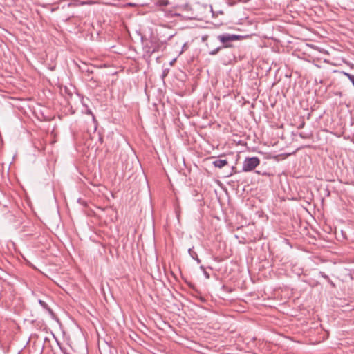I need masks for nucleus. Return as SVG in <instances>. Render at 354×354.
I'll use <instances>...</instances> for the list:
<instances>
[{
	"mask_svg": "<svg viewBox=\"0 0 354 354\" xmlns=\"http://www.w3.org/2000/svg\"><path fill=\"white\" fill-rule=\"evenodd\" d=\"M260 164V160L257 157L245 158L242 167V171L248 172L254 170Z\"/></svg>",
	"mask_w": 354,
	"mask_h": 354,
	"instance_id": "obj_1",
	"label": "nucleus"
},
{
	"mask_svg": "<svg viewBox=\"0 0 354 354\" xmlns=\"http://www.w3.org/2000/svg\"><path fill=\"white\" fill-rule=\"evenodd\" d=\"M160 46L156 39H151L144 46V50L147 56L151 55L159 50Z\"/></svg>",
	"mask_w": 354,
	"mask_h": 354,
	"instance_id": "obj_2",
	"label": "nucleus"
},
{
	"mask_svg": "<svg viewBox=\"0 0 354 354\" xmlns=\"http://www.w3.org/2000/svg\"><path fill=\"white\" fill-rule=\"evenodd\" d=\"M243 36L237 35L223 34L218 36V39L223 44V47L228 48L231 46L228 44V42L240 40L243 38Z\"/></svg>",
	"mask_w": 354,
	"mask_h": 354,
	"instance_id": "obj_3",
	"label": "nucleus"
},
{
	"mask_svg": "<svg viewBox=\"0 0 354 354\" xmlns=\"http://www.w3.org/2000/svg\"><path fill=\"white\" fill-rule=\"evenodd\" d=\"M228 162L225 159H218L213 162V165L214 167L218 168H223L224 166L227 165Z\"/></svg>",
	"mask_w": 354,
	"mask_h": 354,
	"instance_id": "obj_4",
	"label": "nucleus"
},
{
	"mask_svg": "<svg viewBox=\"0 0 354 354\" xmlns=\"http://www.w3.org/2000/svg\"><path fill=\"white\" fill-rule=\"evenodd\" d=\"M188 253L193 259L196 261L198 263L201 262V259L198 257L197 253L194 250L193 248L188 250Z\"/></svg>",
	"mask_w": 354,
	"mask_h": 354,
	"instance_id": "obj_5",
	"label": "nucleus"
},
{
	"mask_svg": "<svg viewBox=\"0 0 354 354\" xmlns=\"http://www.w3.org/2000/svg\"><path fill=\"white\" fill-rule=\"evenodd\" d=\"M82 73L84 74L86 77H87V79L91 80L92 77H91V75L93 73V70L91 69L89 67L86 66V68H82L81 69Z\"/></svg>",
	"mask_w": 354,
	"mask_h": 354,
	"instance_id": "obj_6",
	"label": "nucleus"
},
{
	"mask_svg": "<svg viewBox=\"0 0 354 354\" xmlns=\"http://www.w3.org/2000/svg\"><path fill=\"white\" fill-rule=\"evenodd\" d=\"M39 304L41 305V306L47 310L48 312L50 314V315H53V311L52 310L51 308H49L48 305L47 304V303L41 299H39L38 301Z\"/></svg>",
	"mask_w": 354,
	"mask_h": 354,
	"instance_id": "obj_7",
	"label": "nucleus"
},
{
	"mask_svg": "<svg viewBox=\"0 0 354 354\" xmlns=\"http://www.w3.org/2000/svg\"><path fill=\"white\" fill-rule=\"evenodd\" d=\"M169 4L168 0H157L156 1V5L160 6V7H165L167 6Z\"/></svg>",
	"mask_w": 354,
	"mask_h": 354,
	"instance_id": "obj_8",
	"label": "nucleus"
},
{
	"mask_svg": "<svg viewBox=\"0 0 354 354\" xmlns=\"http://www.w3.org/2000/svg\"><path fill=\"white\" fill-rule=\"evenodd\" d=\"M84 4V2L80 1L78 0H75L68 4V7H75Z\"/></svg>",
	"mask_w": 354,
	"mask_h": 354,
	"instance_id": "obj_9",
	"label": "nucleus"
},
{
	"mask_svg": "<svg viewBox=\"0 0 354 354\" xmlns=\"http://www.w3.org/2000/svg\"><path fill=\"white\" fill-rule=\"evenodd\" d=\"M299 135L303 139L310 138L312 136V134L304 133H300Z\"/></svg>",
	"mask_w": 354,
	"mask_h": 354,
	"instance_id": "obj_10",
	"label": "nucleus"
},
{
	"mask_svg": "<svg viewBox=\"0 0 354 354\" xmlns=\"http://www.w3.org/2000/svg\"><path fill=\"white\" fill-rule=\"evenodd\" d=\"M200 268H201V270H203L204 275L205 276V277H206L207 279H209V273H208V272H207L205 271V268H204L203 266H201L200 267Z\"/></svg>",
	"mask_w": 354,
	"mask_h": 354,
	"instance_id": "obj_11",
	"label": "nucleus"
},
{
	"mask_svg": "<svg viewBox=\"0 0 354 354\" xmlns=\"http://www.w3.org/2000/svg\"><path fill=\"white\" fill-rule=\"evenodd\" d=\"M319 274L321 275L322 277L325 279L326 281L329 280V279H330L329 277L323 272H320Z\"/></svg>",
	"mask_w": 354,
	"mask_h": 354,
	"instance_id": "obj_12",
	"label": "nucleus"
},
{
	"mask_svg": "<svg viewBox=\"0 0 354 354\" xmlns=\"http://www.w3.org/2000/svg\"><path fill=\"white\" fill-rule=\"evenodd\" d=\"M221 48V47H218V48H216V49H214V50H212L209 53H210L211 55H216V54L219 51V50H220Z\"/></svg>",
	"mask_w": 354,
	"mask_h": 354,
	"instance_id": "obj_13",
	"label": "nucleus"
},
{
	"mask_svg": "<svg viewBox=\"0 0 354 354\" xmlns=\"http://www.w3.org/2000/svg\"><path fill=\"white\" fill-rule=\"evenodd\" d=\"M328 282V283L330 284V286L333 287V288H335V284L330 280V279H329V280L327 281Z\"/></svg>",
	"mask_w": 354,
	"mask_h": 354,
	"instance_id": "obj_14",
	"label": "nucleus"
},
{
	"mask_svg": "<svg viewBox=\"0 0 354 354\" xmlns=\"http://www.w3.org/2000/svg\"><path fill=\"white\" fill-rule=\"evenodd\" d=\"M304 125H305V122H302L299 124V126L298 127V129H302V128H304Z\"/></svg>",
	"mask_w": 354,
	"mask_h": 354,
	"instance_id": "obj_15",
	"label": "nucleus"
},
{
	"mask_svg": "<svg viewBox=\"0 0 354 354\" xmlns=\"http://www.w3.org/2000/svg\"><path fill=\"white\" fill-rule=\"evenodd\" d=\"M86 113H87V114L92 115L93 116V113H92V111L91 110H89V109L87 110Z\"/></svg>",
	"mask_w": 354,
	"mask_h": 354,
	"instance_id": "obj_16",
	"label": "nucleus"
},
{
	"mask_svg": "<svg viewBox=\"0 0 354 354\" xmlns=\"http://www.w3.org/2000/svg\"><path fill=\"white\" fill-rule=\"evenodd\" d=\"M200 299H201V300L202 301H205V299L204 298H203V297H201Z\"/></svg>",
	"mask_w": 354,
	"mask_h": 354,
	"instance_id": "obj_17",
	"label": "nucleus"
},
{
	"mask_svg": "<svg viewBox=\"0 0 354 354\" xmlns=\"http://www.w3.org/2000/svg\"><path fill=\"white\" fill-rule=\"evenodd\" d=\"M172 37H173V35H170L168 39H170Z\"/></svg>",
	"mask_w": 354,
	"mask_h": 354,
	"instance_id": "obj_18",
	"label": "nucleus"
},
{
	"mask_svg": "<svg viewBox=\"0 0 354 354\" xmlns=\"http://www.w3.org/2000/svg\"><path fill=\"white\" fill-rule=\"evenodd\" d=\"M62 351H63V353H64V354H69V353H66L65 351H63V349H62Z\"/></svg>",
	"mask_w": 354,
	"mask_h": 354,
	"instance_id": "obj_19",
	"label": "nucleus"
},
{
	"mask_svg": "<svg viewBox=\"0 0 354 354\" xmlns=\"http://www.w3.org/2000/svg\"><path fill=\"white\" fill-rule=\"evenodd\" d=\"M186 44H184L183 48H185Z\"/></svg>",
	"mask_w": 354,
	"mask_h": 354,
	"instance_id": "obj_20",
	"label": "nucleus"
}]
</instances>
